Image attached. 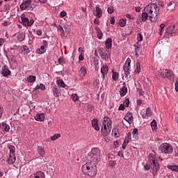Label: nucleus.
I'll use <instances>...</instances> for the list:
<instances>
[{
  "label": "nucleus",
  "instance_id": "obj_1",
  "mask_svg": "<svg viewBox=\"0 0 178 178\" xmlns=\"http://www.w3.org/2000/svg\"><path fill=\"white\" fill-rule=\"evenodd\" d=\"M150 163H146L144 165L145 170H149L152 169L153 172H158L161 168V165H159V163L158 162V159H156V156H155V153H151L149 155L148 158Z\"/></svg>",
  "mask_w": 178,
  "mask_h": 178
},
{
  "label": "nucleus",
  "instance_id": "obj_2",
  "mask_svg": "<svg viewBox=\"0 0 178 178\" xmlns=\"http://www.w3.org/2000/svg\"><path fill=\"white\" fill-rule=\"evenodd\" d=\"M144 10H146V12H147L150 22H156V20H158V15H159V8L158 7L157 4L153 3L150 6H147L145 7Z\"/></svg>",
  "mask_w": 178,
  "mask_h": 178
},
{
  "label": "nucleus",
  "instance_id": "obj_3",
  "mask_svg": "<svg viewBox=\"0 0 178 178\" xmlns=\"http://www.w3.org/2000/svg\"><path fill=\"white\" fill-rule=\"evenodd\" d=\"M81 169L83 175H86V176H90V177L97 176V165L92 163H86L82 165Z\"/></svg>",
  "mask_w": 178,
  "mask_h": 178
},
{
  "label": "nucleus",
  "instance_id": "obj_4",
  "mask_svg": "<svg viewBox=\"0 0 178 178\" xmlns=\"http://www.w3.org/2000/svg\"><path fill=\"white\" fill-rule=\"evenodd\" d=\"M102 122V133L105 136H108L112 130V120L109 117H104Z\"/></svg>",
  "mask_w": 178,
  "mask_h": 178
},
{
  "label": "nucleus",
  "instance_id": "obj_5",
  "mask_svg": "<svg viewBox=\"0 0 178 178\" xmlns=\"http://www.w3.org/2000/svg\"><path fill=\"white\" fill-rule=\"evenodd\" d=\"M101 151L98 148H92L91 152L88 153V159L90 162H98L99 161V156Z\"/></svg>",
  "mask_w": 178,
  "mask_h": 178
},
{
  "label": "nucleus",
  "instance_id": "obj_6",
  "mask_svg": "<svg viewBox=\"0 0 178 178\" xmlns=\"http://www.w3.org/2000/svg\"><path fill=\"white\" fill-rule=\"evenodd\" d=\"M97 51L99 52V55L106 62H109L111 60V54L108 52V50L104 47H97Z\"/></svg>",
  "mask_w": 178,
  "mask_h": 178
},
{
  "label": "nucleus",
  "instance_id": "obj_7",
  "mask_svg": "<svg viewBox=\"0 0 178 178\" xmlns=\"http://www.w3.org/2000/svg\"><path fill=\"white\" fill-rule=\"evenodd\" d=\"M159 149L160 151H161L163 154H170L173 153V147L172 146V145L169 143L161 144L159 147Z\"/></svg>",
  "mask_w": 178,
  "mask_h": 178
},
{
  "label": "nucleus",
  "instance_id": "obj_8",
  "mask_svg": "<svg viewBox=\"0 0 178 178\" xmlns=\"http://www.w3.org/2000/svg\"><path fill=\"white\" fill-rule=\"evenodd\" d=\"M161 76L163 79H168V80H173L175 79V74H173V72L169 70H163L161 72Z\"/></svg>",
  "mask_w": 178,
  "mask_h": 178
},
{
  "label": "nucleus",
  "instance_id": "obj_9",
  "mask_svg": "<svg viewBox=\"0 0 178 178\" xmlns=\"http://www.w3.org/2000/svg\"><path fill=\"white\" fill-rule=\"evenodd\" d=\"M21 23L22 24H24L26 27H31L33 24H34V20L33 19H29V18L26 17H21Z\"/></svg>",
  "mask_w": 178,
  "mask_h": 178
},
{
  "label": "nucleus",
  "instance_id": "obj_10",
  "mask_svg": "<svg viewBox=\"0 0 178 178\" xmlns=\"http://www.w3.org/2000/svg\"><path fill=\"white\" fill-rule=\"evenodd\" d=\"M1 74L3 76V77H9V76L12 74V72H10V70H9V67H8V65H4L2 67Z\"/></svg>",
  "mask_w": 178,
  "mask_h": 178
},
{
  "label": "nucleus",
  "instance_id": "obj_11",
  "mask_svg": "<svg viewBox=\"0 0 178 178\" xmlns=\"http://www.w3.org/2000/svg\"><path fill=\"white\" fill-rule=\"evenodd\" d=\"M124 119L129 124H131V123H133V120H134V118H133V114L130 112L127 113V114L124 115Z\"/></svg>",
  "mask_w": 178,
  "mask_h": 178
},
{
  "label": "nucleus",
  "instance_id": "obj_12",
  "mask_svg": "<svg viewBox=\"0 0 178 178\" xmlns=\"http://www.w3.org/2000/svg\"><path fill=\"white\" fill-rule=\"evenodd\" d=\"M108 72H109V67H108V65H105L102 67L101 73L102 75L103 80H105V76H107Z\"/></svg>",
  "mask_w": 178,
  "mask_h": 178
},
{
  "label": "nucleus",
  "instance_id": "obj_13",
  "mask_svg": "<svg viewBox=\"0 0 178 178\" xmlns=\"http://www.w3.org/2000/svg\"><path fill=\"white\" fill-rule=\"evenodd\" d=\"M166 34H176L177 33V29H176L175 25H172L166 29L165 30Z\"/></svg>",
  "mask_w": 178,
  "mask_h": 178
},
{
  "label": "nucleus",
  "instance_id": "obj_14",
  "mask_svg": "<svg viewBox=\"0 0 178 178\" xmlns=\"http://www.w3.org/2000/svg\"><path fill=\"white\" fill-rule=\"evenodd\" d=\"M93 15L97 17V19H101V17L102 16V9L99 7H95V10L93 11Z\"/></svg>",
  "mask_w": 178,
  "mask_h": 178
},
{
  "label": "nucleus",
  "instance_id": "obj_15",
  "mask_svg": "<svg viewBox=\"0 0 178 178\" xmlns=\"http://www.w3.org/2000/svg\"><path fill=\"white\" fill-rule=\"evenodd\" d=\"M30 5H31V1H25L20 5V9L22 10H26V9L30 8Z\"/></svg>",
  "mask_w": 178,
  "mask_h": 178
},
{
  "label": "nucleus",
  "instance_id": "obj_16",
  "mask_svg": "<svg viewBox=\"0 0 178 178\" xmlns=\"http://www.w3.org/2000/svg\"><path fill=\"white\" fill-rule=\"evenodd\" d=\"M176 8V2L172 1H168L167 2V10H175V8Z\"/></svg>",
  "mask_w": 178,
  "mask_h": 178
},
{
  "label": "nucleus",
  "instance_id": "obj_17",
  "mask_svg": "<svg viewBox=\"0 0 178 178\" xmlns=\"http://www.w3.org/2000/svg\"><path fill=\"white\" fill-rule=\"evenodd\" d=\"M131 63V60L128 58L127 60L124 65L123 66L124 72H129L130 70Z\"/></svg>",
  "mask_w": 178,
  "mask_h": 178
},
{
  "label": "nucleus",
  "instance_id": "obj_18",
  "mask_svg": "<svg viewBox=\"0 0 178 178\" xmlns=\"http://www.w3.org/2000/svg\"><path fill=\"white\" fill-rule=\"evenodd\" d=\"M7 162L8 163H9V165H13V163H15V162H16V156L14 154H9V157L7 159Z\"/></svg>",
  "mask_w": 178,
  "mask_h": 178
},
{
  "label": "nucleus",
  "instance_id": "obj_19",
  "mask_svg": "<svg viewBox=\"0 0 178 178\" xmlns=\"http://www.w3.org/2000/svg\"><path fill=\"white\" fill-rule=\"evenodd\" d=\"M123 87L121 88L120 92V97H124L126 94H127V87H126V83H123L122 84Z\"/></svg>",
  "mask_w": 178,
  "mask_h": 178
},
{
  "label": "nucleus",
  "instance_id": "obj_20",
  "mask_svg": "<svg viewBox=\"0 0 178 178\" xmlns=\"http://www.w3.org/2000/svg\"><path fill=\"white\" fill-rule=\"evenodd\" d=\"M92 127L96 130L97 131H99V125H98V120L93 119L92 120Z\"/></svg>",
  "mask_w": 178,
  "mask_h": 178
},
{
  "label": "nucleus",
  "instance_id": "obj_21",
  "mask_svg": "<svg viewBox=\"0 0 178 178\" xmlns=\"http://www.w3.org/2000/svg\"><path fill=\"white\" fill-rule=\"evenodd\" d=\"M35 119L38 122H44V119H45V114L44 113H39L35 116Z\"/></svg>",
  "mask_w": 178,
  "mask_h": 178
},
{
  "label": "nucleus",
  "instance_id": "obj_22",
  "mask_svg": "<svg viewBox=\"0 0 178 178\" xmlns=\"http://www.w3.org/2000/svg\"><path fill=\"white\" fill-rule=\"evenodd\" d=\"M148 17H149V15H148V13L145 10V12L142 13L141 14V22H147V20H148Z\"/></svg>",
  "mask_w": 178,
  "mask_h": 178
},
{
  "label": "nucleus",
  "instance_id": "obj_23",
  "mask_svg": "<svg viewBox=\"0 0 178 178\" xmlns=\"http://www.w3.org/2000/svg\"><path fill=\"white\" fill-rule=\"evenodd\" d=\"M1 129L3 130V131H9V130H10V127L6 122H2Z\"/></svg>",
  "mask_w": 178,
  "mask_h": 178
},
{
  "label": "nucleus",
  "instance_id": "obj_24",
  "mask_svg": "<svg viewBox=\"0 0 178 178\" xmlns=\"http://www.w3.org/2000/svg\"><path fill=\"white\" fill-rule=\"evenodd\" d=\"M106 48L111 49L112 48V38H108L105 42Z\"/></svg>",
  "mask_w": 178,
  "mask_h": 178
},
{
  "label": "nucleus",
  "instance_id": "obj_25",
  "mask_svg": "<svg viewBox=\"0 0 178 178\" xmlns=\"http://www.w3.org/2000/svg\"><path fill=\"white\" fill-rule=\"evenodd\" d=\"M167 168L168 169H170V170H172L173 172H178V165L176 164L168 165Z\"/></svg>",
  "mask_w": 178,
  "mask_h": 178
},
{
  "label": "nucleus",
  "instance_id": "obj_26",
  "mask_svg": "<svg viewBox=\"0 0 178 178\" xmlns=\"http://www.w3.org/2000/svg\"><path fill=\"white\" fill-rule=\"evenodd\" d=\"M8 149L10 150V154L16 156V147L13 145H8Z\"/></svg>",
  "mask_w": 178,
  "mask_h": 178
},
{
  "label": "nucleus",
  "instance_id": "obj_27",
  "mask_svg": "<svg viewBox=\"0 0 178 178\" xmlns=\"http://www.w3.org/2000/svg\"><path fill=\"white\" fill-rule=\"evenodd\" d=\"M53 94H54V95H55V97L58 98L59 95L60 94V90L59 89H58V88H56V86H54L53 88Z\"/></svg>",
  "mask_w": 178,
  "mask_h": 178
},
{
  "label": "nucleus",
  "instance_id": "obj_28",
  "mask_svg": "<svg viewBox=\"0 0 178 178\" xmlns=\"http://www.w3.org/2000/svg\"><path fill=\"white\" fill-rule=\"evenodd\" d=\"M45 46H41L40 49H38V54L40 55H42V54H45L47 52V49H45Z\"/></svg>",
  "mask_w": 178,
  "mask_h": 178
},
{
  "label": "nucleus",
  "instance_id": "obj_29",
  "mask_svg": "<svg viewBox=\"0 0 178 178\" xmlns=\"http://www.w3.org/2000/svg\"><path fill=\"white\" fill-rule=\"evenodd\" d=\"M112 79L114 81H116L119 79V73L116 72L115 70H112Z\"/></svg>",
  "mask_w": 178,
  "mask_h": 178
},
{
  "label": "nucleus",
  "instance_id": "obj_30",
  "mask_svg": "<svg viewBox=\"0 0 178 178\" xmlns=\"http://www.w3.org/2000/svg\"><path fill=\"white\" fill-rule=\"evenodd\" d=\"M56 84H58L59 87H61L62 88H65V87H66V84H65V81H63L62 79H58L56 81Z\"/></svg>",
  "mask_w": 178,
  "mask_h": 178
},
{
  "label": "nucleus",
  "instance_id": "obj_31",
  "mask_svg": "<svg viewBox=\"0 0 178 178\" xmlns=\"http://www.w3.org/2000/svg\"><path fill=\"white\" fill-rule=\"evenodd\" d=\"M151 127L152 130H156L158 129V125L156 124V120H153L151 122Z\"/></svg>",
  "mask_w": 178,
  "mask_h": 178
},
{
  "label": "nucleus",
  "instance_id": "obj_32",
  "mask_svg": "<svg viewBox=\"0 0 178 178\" xmlns=\"http://www.w3.org/2000/svg\"><path fill=\"white\" fill-rule=\"evenodd\" d=\"M35 80H36L35 76L31 75L27 77V81H29V83H34Z\"/></svg>",
  "mask_w": 178,
  "mask_h": 178
},
{
  "label": "nucleus",
  "instance_id": "obj_33",
  "mask_svg": "<svg viewBox=\"0 0 178 178\" xmlns=\"http://www.w3.org/2000/svg\"><path fill=\"white\" fill-rule=\"evenodd\" d=\"M79 72L81 76H86L87 74V70H86L85 67H81Z\"/></svg>",
  "mask_w": 178,
  "mask_h": 178
},
{
  "label": "nucleus",
  "instance_id": "obj_34",
  "mask_svg": "<svg viewBox=\"0 0 178 178\" xmlns=\"http://www.w3.org/2000/svg\"><path fill=\"white\" fill-rule=\"evenodd\" d=\"M34 175L38 176L40 178H45V174L41 171L36 172Z\"/></svg>",
  "mask_w": 178,
  "mask_h": 178
},
{
  "label": "nucleus",
  "instance_id": "obj_35",
  "mask_svg": "<svg viewBox=\"0 0 178 178\" xmlns=\"http://www.w3.org/2000/svg\"><path fill=\"white\" fill-rule=\"evenodd\" d=\"M26 38V35L24 33H20L18 36H17V40L18 41H24V39Z\"/></svg>",
  "mask_w": 178,
  "mask_h": 178
},
{
  "label": "nucleus",
  "instance_id": "obj_36",
  "mask_svg": "<svg viewBox=\"0 0 178 178\" xmlns=\"http://www.w3.org/2000/svg\"><path fill=\"white\" fill-rule=\"evenodd\" d=\"M146 116L147 118H149V116H152V111L149 107L146 108Z\"/></svg>",
  "mask_w": 178,
  "mask_h": 178
},
{
  "label": "nucleus",
  "instance_id": "obj_37",
  "mask_svg": "<svg viewBox=\"0 0 178 178\" xmlns=\"http://www.w3.org/2000/svg\"><path fill=\"white\" fill-rule=\"evenodd\" d=\"M140 66V63L137 62L136 63V67L135 69V73H138V74H140V70H141V67Z\"/></svg>",
  "mask_w": 178,
  "mask_h": 178
},
{
  "label": "nucleus",
  "instance_id": "obj_38",
  "mask_svg": "<svg viewBox=\"0 0 178 178\" xmlns=\"http://www.w3.org/2000/svg\"><path fill=\"white\" fill-rule=\"evenodd\" d=\"M58 138H60V134H56L54 136H51V140L52 141H55V140H58Z\"/></svg>",
  "mask_w": 178,
  "mask_h": 178
},
{
  "label": "nucleus",
  "instance_id": "obj_39",
  "mask_svg": "<svg viewBox=\"0 0 178 178\" xmlns=\"http://www.w3.org/2000/svg\"><path fill=\"white\" fill-rule=\"evenodd\" d=\"M38 153L42 156L45 154V150L42 147H38Z\"/></svg>",
  "mask_w": 178,
  "mask_h": 178
},
{
  "label": "nucleus",
  "instance_id": "obj_40",
  "mask_svg": "<svg viewBox=\"0 0 178 178\" xmlns=\"http://www.w3.org/2000/svg\"><path fill=\"white\" fill-rule=\"evenodd\" d=\"M119 26H120V27H125L126 26V20H124V19H120Z\"/></svg>",
  "mask_w": 178,
  "mask_h": 178
},
{
  "label": "nucleus",
  "instance_id": "obj_41",
  "mask_svg": "<svg viewBox=\"0 0 178 178\" xmlns=\"http://www.w3.org/2000/svg\"><path fill=\"white\" fill-rule=\"evenodd\" d=\"M108 13L110 15H112V13H113V12H115V8H113V6H109L107 8Z\"/></svg>",
  "mask_w": 178,
  "mask_h": 178
},
{
  "label": "nucleus",
  "instance_id": "obj_42",
  "mask_svg": "<svg viewBox=\"0 0 178 178\" xmlns=\"http://www.w3.org/2000/svg\"><path fill=\"white\" fill-rule=\"evenodd\" d=\"M72 99L74 102L79 101V95H77V94H72Z\"/></svg>",
  "mask_w": 178,
  "mask_h": 178
},
{
  "label": "nucleus",
  "instance_id": "obj_43",
  "mask_svg": "<svg viewBox=\"0 0 178 178\" xmlns=\"http://www.w3.org/2000/svg\"><path fill=\"white\" fill-rule=\"evenodd\" d=\"M124 72L125 74V79H127V80H129V79L131 78V76L130 75V72L129 71H124Z\"/></svg>",
  "mask_w": 178,
  "mask_h": 178
},
{
  "label": "nucleus",
  "instance_id": "obj_44",
  "mask_svg": "<svg viewBox=\"0 0 178 178\" xmlns=\"http://www.w3.org/2000/svg\"><path fill=\"white\" fill-rule=\"evenodd\" d=\"M32 31L33 33H36L38 35H42V31L41 29H38L37 31H35V29H33Z\"/></svg>",
  "mask_w": 178,
  "mask_h": 178
},
{
  "label": "nucleus",
  "instance_id": "obj_45",
  "mask_svg": "<svg viewBox=\"0 0 178 178\" xmlns=\"http://www.w3.org/2000/svg\"><path fill=\"white\" fill-rule=\"evenodd\" d=\"M132 134L134 137H137L138 136V129L135 128L132 131Z\"/></svg>",
  "mask_w": 178,
  "mask_h": 178
},
{
  "label": "nucleus",
  "instance_id": "obj_46",
  "mask_svg": "<svg viewBox=\"0 0 178 178\" xmlns=\"http://www.w3.org/2000/svg\"><path fill=\"white\" fill-rule=\"evenodd\" d=\"M124 105L126 108H129V105H130V100L129 99H126L124 101Z\"/></svg>",
  "mask_w": 178,
  "mask_h": 178
},
{
  "label": "nucleus",
  "instance_id": "obj_47",
  "mask_svg": "<svg viewBox=\"0 0 178 178\" xmlns=\"http://www.w3.org/2000/svg\"><path fill=\"white\" fill-rule=\"evenodd\" d=\"M129 140H127L126 139L124 140V143L122 144V148L123 149H126V147L127 146V144H129Z\"/></svg>",
  "mask_w": 178,
  "mask_h": 178
},
{
  "label": "nucleus",
  "instance_id": "obj_48",
  "mask_svg": "<svg viewBox=\"0 0 178 178\" xmlns=\"http://www.w3.org/2000/svg\"><path fill=\"white\" fill-rule=\"evenodd\" d=\"M58 62L60 65H61V63H65V58H63V56H60L58 58Z\"/></svg>",
  "mask_w": 178,
  "mask_h": 178
},
{
  "label": "nucleus",
  "instance_id": "obj_49",
  "mask_svg": "<svg viewBox=\"0 0 178 178\" xmlns=\"http://www.w3.org/2000/svg\"><path fill=\"white\" fill-rule=\"evenodd\" d=\"M22 49L24 51L25 54H29V52H30V51H29V47L26 45L22 46Z\"/></svg>",
  "mask_w": 178,
  "mask_h": 178
},
{
  "label": "nucleus",
  "instance_id": "obj_50",
  "mask_svg": "<svg viewBox=\"0 0 178 178\" xmlns=\"http://www.w3.org/2000/svg\"><path fill=\"white\" fill-rule=\"evenodd\" d=\"M57 29L58 30L59 32L61 33V34H65V31L63 30V28L62 27V26L59 25L57 27Z\"/></svg>",
  "mask_w": 178,
  "mask_h": 178
},
{
  "label": "nucleus",
  "instance_id": "obj_51",
  "mask_svg": "<svg viewBox=\"0 0 178 178\" xmlns=\"http://www.w3.org/2000/svg\"><path fill=\"white\" fill-rule=\"evenodd\" d=\"M124 140H127V141H129L130 140H131V133H128L125 136Z\"/></svg>",
  "mask_w": 178,
  "mask_h": 178
},
{
  "label": "nucleus",
  "instance_id": "obj_52",
  "mask_svg": "<svg viewBox=\"0 0 178 178\" xmlns=\"http://www.w3.org/2000/svg\"><path fill=\"white\" fill-rule=\"evenodd\" d=\"M92 111H94V106L91 104H88V111L92 112Z\"/></svg>",
  "mask_w": 178,
  "mask_h": 178
},
{
  "label": "nucleus",
  "instance_id": "obj_53",
  "mask_svg": "<svg viewBox=\"0 0 178 178\" xmlns=\"http://www.w3.org/2000/svg\"><path fill=\"white\" fill-rule=\"evenodd\" d=\"M5 41H6V39L0 38V47L5 44Z\"/></svg>",
  "mask_w": 178,
  "mask_h": 178
},
{
  "label": "nucleus",
  "instance_id": "obj_54",
  "mask_svg": "<svg viewBox=\"0 0 178 178\" xmlns=\"http://www.w3.org/2000/svg\"><path fill=\"white\" fill-rule=\"evenodd\" d=\"M126 17L127 18V19H130V20H134V16H133V15H130V14H127L126 15Z\"/></svg>",
  "mask_w": 178,
  "mask_h": 178
},
{
  "label": "nucleus",
  "instance_id": "obj_55",
  "mask_svg": "<svg viewBox=\"0 0 178 178\" xmlns=\"http://www.w3.org/2000/svg\"><path fill=\"white\" fill-rule=\"evenodd\" d=\"M143 40V35L141 33H138V41L141 42Z\"/></svg>",
  "mask_w": 178,
  "mask_h": 178
},
{
  "label": "nucleus",
  "instance_id": "obj_56",
  "mask_svg": "<svg viewBox=\"0 0 178 178\" xmlns=\"http://www.w3.org/2000/svg\"><path fill=\"white\" fill-rule=\"evenodd\" d=\"M40 90H42V91H45V85L40 83L39 85Z\"/></svg>",
  "mask_w": 178,
  "mask_h": 178
},
{
  "label": "nucleus",
  "instance_id": "obj_57",
  "mask_svg": "<svg viewBox=\"0 0 178 178\" xmlns=\"http://www.w3.org/2000/svg\"><path fill=\"white\" fill-rule=\"evenodd\" d=\"M95 24H97V26H99V24L101 23L99 22V18L97 17L94 19Z\"/></svg>",
  "mask_w": 178,
  "mask_h": 178
},
{
  "label": "nucleus",
  "instance_id": "obj_58",
  "mask_svg": "<svg viewBox=\"0 0 178 178\" xmlns=\"http://www.w3.org/2000/svg\"><path fill=\"white\" fill-rule=\"evenodd\" d=\"M125 107L126 106L124 104H120L119 108H118V111H124Z\"/></svg>",
  "mask_w": 178,
  "mask_h": 178
},
{
  "label": "nucleus",
  "instance_id": "obj_59",
  "mask_svg": "<svg viewBox=\"0 0 178 178\" xmlns=\"http://www.w3.org/2000/svg\"><path fill=\"white\" fill-rule=\"evenodd\" d=\"M95 31H96L97 34H99V33H102V31L101 30V29H99V27L95 26Z\"/></svg>",
  "mask_w": 178,
  "mask_h": 178
},
{
  "label": "nucleus",
  "instance_id": "obj_60",
  "mask_svg": "<svg viewBox=\"0 0 178 178\" xmlns=\"http://www.w3.org/2000/svg\"><path fill=\"white\" fill-rule=\"evenodd\" d=\"M66 15H67V13H66V11H62V12H60V16L61 17H65V16H66Z\"/></svg>",
  "mask_w": 178,
  "mask_h": 178
},
{
  "label": "nucleus",
  "instance_id": "obj_61",
  "mask_svg": "<svg viewBox=\"0 0 178 178\" xmlns=\"http://www.w3.org/2000/svg\"><path fill=\"white\" fill-rule=\"evenodd\" d=\"M102 37H104V33H102V32L100 33H97V38L99 40H102Z\"/></svg>",
  "mask_w": 178,
  "mask_h": 178
},
{
  "label": "nucleus",
  "instance_id": "obj_62",
  "mask_svg": "<svg viewBox=\"0 0 178 178\" xmlns=\"http://www.w3.org/2000/svg\"><path fill=\"white\" fill-rule=\"evenodd\" d=\"M42 47H48V42L47 40H44L42 41Z\"/></svg>",
  "mask_w": 178,
  "mask_h": 178
},
{
  "label": "nucleus",
  "instance_id": "obj_63",
  "mask_svg": "<svg viewBox=\"0 0 178 178\" xmlns=\"http://www.w3.org/2000/svg\"><path fill=\"white\" fill-rule=\"evenodd\" d=\"M78 51H79V52L81 53V54H84V48H83V47H79L78 49Z\"/></svg>",
  "mask_w": 178,
  "mask_h": 178
},
{
  "label": "nucleus",
  "instance_id": "obj_64",
  "mask_svg": "<svg viewBox=\"0 0 178 178\" xmlns=\"http://www.w3.org/2000/svg\"><path fill=\"white\" fill-rule=\"evenodd\" d=\"M175 90L178 92V78L175 81Z\"/></svg>",
  "mask_w": 178,
  "mask_h": 178
}]
</instances>
